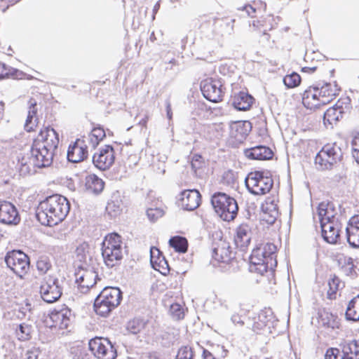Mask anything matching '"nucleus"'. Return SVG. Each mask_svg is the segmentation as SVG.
<instances>
[{
    "instance_id": "obj_1",
    "label": "nucleus",
    "mask_w": 359,
    "mask_h": 359,
    "mask_svg": "<svg viewBox=\"0 0 359 359\" xmlns=\"http://www.w3.org/2000/svg\"><path fill=\"white\" fill-rule=\"evenodd\" d=\"M58 144V133L53 128L47 126L41 130L30 149L17 156L15 169L20 175L26 176L34 173L36 168L50 166Z\"/></svg>"
},
{
    "instance_id": "obj_2",
    "label": "nucleus",
    "mask_w": 359,
    "mask_h": 359,
    "mask_svg": "<svg viewBox=\"0 0 359 359\" xmlns=\"http://www.w3.org/2000/svg\"><path fill=\"white\" fill-rule=\"evenodd\" d=\"M70 210L66 197L53 194L41 201L36 210V217L43 226H52L63 221Z\"/></svg>"
},
{
    "instance_id": "obj_3",
    "label": "nucleus",
    "mask_w": 359,
    "mask_h": 359,
    "mask_svg": "<svg viewBox=\"0 0 359 359\" xmlns=\"http://www.w3.org/2000/svg\"><path fill=\"white\" fill-rule=\"evenodd\" d=\"M276 250V246L271 243L254 249L250 257L251 270L262 275L264 273L273 275L277 266Z\"/></svg>"
},
{
    "instance_id": "obj_4",
    "label": "nucleus",
    "mask_w": 359,
    "mask_h": 359,
    "mask_svg": "<svg viewBox=\"0 0 359 359\" xmlns=\"http://www.w3.org/2000/svg\"><path fill=\"white\" fill-rule=\"evenodd\" d=\"M102 256L105 265L112 268L123 259L121 237L116 233L108 234L102 243Z\"/></svg>"
},
{
    "instance_id": "obj_5",
    "label": "nucleus",
    "mask_w": 359,
    "mask_h": 359,
    "mask_svg": "<svg viewBox=\"0 0 359 359\" xmlns=\"http://www.w3.org/2000/svg\"><path fill=\"white\" fill-rule=\"evenodd\" d=\"M211 204L217 215L224 221H231L238 215L236 201L225 193H215L211 197Z\"/></svg>"
},
{
    "instance_id": "obj_6",
    "label": "nucleus",
    "mask_w": 359,
    "mask_h": 359,
    "mask_svg": "<svg viewBox=\"0 0 359 359\" xmlns=\"http://www.w3.org/2000/svg\"><path fill=\"white\" fill-rule=\"evenodd\" d=\"M343 157V152L336 142L327 144L318 152L315 163L320 170H331L334 165L339 163Z\"/></svg>"
},
{
    "instance_id": "obj_7",
    "label": "nucleus",
    "mask_w": 359,
    "mask_h": 359,
    "mask_svg": "<svg viewBox=\"0 0 359 359\" xmlns=\"http://www.w3.org/2000/svg\"><path fill=\"white\" fill-rule=\"evenodd\" d=\"M245 186L253 195H264L271 189L273 181L264 171L250 172L245 180Z\"/></svg>"
},
{
    "instance_id": "obj_8",
    "label": "nucleus",
    "mask_w": 359,
    "mask_h": 359,
    "mask_svg": "<svg viewBox=\"0 0 359 359\" xmlns=\"http://www.w3.org/2000/svg\"><path fill=\"white\" fill-rule=\"evenodd\" d=\"M5 262L7 266L20 278H23L29 270V258L21 250L8 252L5 257Z\"/></svg>"
},
{
    "instance_id": "obj_9",
    "label": "nucleus",
    "mask_w": 359,
    "mask_h": 359,
    "mask_svg": "<svg viewBox=\"0 0 359 359\" xmlns=\"http://www.w3.org/2000/svg\"><path fill=\"white\" fill-rule=\"evenodd\" d=\"M40 295L46 303L51 304L58 300L62 294V287L57 278L45 276L41 282Z\"/></svg>"
},
{
    "instance_id": "obj_10",
    "label": "nucleus",
    "mask_w": 359,
    "mask_h": 359,
    "mask_svg": "<svg viewBox=\"0 0 359 359\" xmlns=\"http://www.w3.org/2000/svg\"><path fill=\"white\" fill-rule=\"evenodd\" d=\"M88 346L90 352L98 359H115L117 356L116 349L107 338L91 339Z\"/></svg>"
},
{
    "instance_id": "obj_11",
    "label": "nucleus",
    "mask_w": 359,
    "mask_h": 359,
    "mask_svg": "<svg viewBox=\"0 0 359 359\" xmlns=\"http://www.w3.org/2000/svg\"><path fill=\"white\" fill-rule=\"evenodd\" d=\"M200 88L206 100L215 103L222 100L224 93L223 86L219 80L208 78L201 82Z\"/></svg>"
},
{
    "instance_id": "obj_12",
    "label": "nucleus",
    "mask_w": 359,
    "mask_h": 359,
    "mask_svg": "<svg viewBox=\"0 0 359 359\" xmlns=\"http://www.w3.org/2000/svg\"><path fill=\"white\" fill-rule=\"evenodd\" d=\"M114 149L112 146L106 144L99 149L98 152L93 156L94 165L100 170L109 169L114 163Z\"/></svg>"
},
{
    "instance_id": "obj_13",
    "label": "nucleus",
    "mask_w": 359,
    "mask_h": 359,
    "mask_svg": "<svg viewBox=\"0 0 359 359\" xmlns=\"http://www.w3.org/2000/svg\"><path fill=\"white\" fill-rule=\"evenodd\" d=\"M53 324L51 327L60 330L67 329L74 318L72 310L64 305L61 309H55L49 314Z\"/></svg>"
},
{
    "instance_id": "obj_14",
    "label": "nucleus",
    "mask_w": 359,
    "mask_h": 359,
    "mask_svg": "<svg viewBox=\"0 0 359 359\" xmlns=\"http://www.w3.org/2000/svg\"><path fill=\"white\" fill-rule=\"evenodd\" d=\"M76 276V283H78L81 292L83 293H86L90 287L96 284L99 279L98 274L93 267L86 269L81 267Z\"/></svg>"
},
{
    "instance_id": "obj_15",
    "label": "nucleus",
    "mask_w": 359,
    "mask_h": 359,
    "mask_svg": "<svg viewBox=\"0 0 359 359\" xmlns=\"http://www.w3.org/2000/svg\"><path fill=\"white\" fill-rule=\"evenodd\" d=\"M20 216L16 207L11 202L0 201V222L7 225H16Z\"/></svg>"
},
{
    "instance_id": "obj_16",
    "label": "nucleus",
    "mask_w": 359,
    "mask_h": 359,
    "mask_svg": "<svg viewBox=\"0 0 359 359\" xmlns=\"http://www.w3.org/2000/svg\"><path fill=\"white\" fill-rule=\"evenodd\" d=\"M178 201L182 209L192 211L200 205L201 195L196 189L184 190L180 194Z\"/></svg>"
},
{
    "instance_id": "obj_17",
    "label": "nucleus",
    "mask_w": 359,
    "mask_h": 359,
    "mask_svg": "<svg viewBox=\"0 0 359 359\" xmlns=\"http://www.w3.org/2000/svg\"><path fill=\"white\" fill-rule=\"evenodd\" d=\"M212 257L218 262L229 264L234 259L231 246L228 242L220 239L218 242L213 243Z\"/></svg>"
},
{
    "instance_id": "obj_18",
    "label": "nucleus",
    "mask_w": 359,
    "mask_h": 359,
    "mask_svg": "<svg viewBox=\"0 0 359 359\" xmlns=\"http://www.w3.org/2000/svg\"><path fill=\"white\" fill-rule=\"evenodd\" d=\"M88 147L83 140L77 139L68 147L67 157L72 163H79L88 157Z\"/></svg>"
},
{
    "instance_id": "obj_19",
    "label": "nucleus",
    "mask_w": 359,
    "mask_h": 359,
    "mask_svg": "<svg viewBox=\"0 0 359 359\" xmlns=\"http://www.w3.org/2000/svg\"><path fill=\"white\" fill-rule=\"evenodd\" d=\"M318 90V96L320 97V103L326 104L331 102L339 94L341 88L338 86L336 81L334 83L330 82L318 83L316 85Z\"/></svg>"
},
{
    "instance_id": "obj_20",
    "label": "nucleus",
    "mask_w": 359,
    "mask_h": 359,
    "mask_svg": "<svg viewBox=\"0 0 359 359\" xmlns=\"http://www.w3.org/2000/svg\"><path fill=\"white\" fill-rule=\"evenodd\" d=\"M320 227L323 240L330 244H336L339 238L338 224L334 219L321 222Z\"/></svg>"
},
{
    "instance_id": "obj_21",
    "label": "nucleus",
    "mask_w": 359,
    "mask_h": 359,
    "mask_svg": "<svg viewBox=\"0 0 359 359\" xmlns=\"http://www.w3.org/2000/svg\"><path fill=\"white\" fill-rule=\"evenodd\" d=\"M229 135L237 142H242L245 140L252 129L251 123L248 121H234L229 125Z\"/></svg>"
},
{
    "instance_id": "obj_22",
    "label": "nucleus",
    "mask_w": 359,
    "mask_h": 359,
    "mask_svg": "<svg viewBox=\"0 0 359 359\" xmlns=\"http://www.w3.org/2000/svg\"><path fill=\"white\" fill-rule=\"evenodd\" d=\"M234 20L229 18H214L212 32L215 38L231 35L233 30Z\"/></svg>"
},
{
    "instance_id": "obj_23",
    "label": "nucleus",
    "mask_w": 359,
    "mask_h": 359,
    "mask_svg": "<svg viewBox=\"0 0 359 359\" xmlns=\"http://www.w3.org/2000/svg\"><path fill=\"white\" fill-rule=\"evenodd\" d=\"M251 241V228L248 224H241L236 229L234 242L238 248L245 251Z\"/></svg>"
},
{
    "instance_id": "obj_24",
    "label": "nucleus",
    "mask_w": 359,
    "mask_h": 359,
    "mask_svg": "<svg viewBox=\"0 0 359 359\" xmlns=\"http://www.w3.org/2000/svg\"><path fill=\"white\" fill-rule=\"evenodd\" d=\"M245 156L252 160L264 161L273 157V151L266 146L257 145L244 150Z\"/></svg>"
},
{
    "instance_id": "obj_25",
    "label": "nucleus",
    "mask_w": 359,
    "mask_h": 359,
    "mask_svg": "<svg viewBox=\"0 0 359 359\" xmlns=\"http://www.w3.org/2000/svg\"><path fill=\"white\" fill-rule=\"evenodd\" d=\"M347 242L354 248H359V217H352L346 228Z\"/></svg>"
},
{
    "instance_id": "obj_26",
    "label": "nucleus",
    "mask_w": 359,
    "mask_h": 359,
    "mask_svg": "<svg viewBox=\"0 0 359 359\" xmlns=\"http://www.w3.org/2000/svg\"><path fill=\"white\" fill-rule=\"evenodd\" d=\"M27 116L24 126L25 130L27 132H32L34 130L35 128L38 124V108L37 102L33 98L30 97L27 102Z\"/></svg>"
},
{
    "instance_id": "obj_27",
    "label": "nucleus",
    "mask_w": 359,
    "mask_h": 359,
    "mask_svg": "<svg viewBox=\"0 0 359 359\" xmlns=\"http://www.w3.org/2000/svg\"><path fill=\"white\" fill-rule=\"evenodd\" d=\"M255 99L248 92L240 91L232 97V105L239 111L248 110Z\"/></svg>"
},
{
    "instance_id": "obj_28",
    "label": "nucleus",
    "mask_w": 359,
    "mask_h": 359,
    "mask_svg": "<svg viewBox=\"0 0 359 359\" xmlns=\"http://www.w3.org/2000/svg\"><path fill=\"white\" fill-rule=\"evenodd\" d=\"M344 114L342 106H334L324 113L323 123L328 128H333L334 126L343 117Z\"/></svg>"
},
{
    "instance_id": "obj_29",
    "label": "nucleus",
    "mask_w": 359,
    "mask_h": 359,
    "mask_svg": "<svg viewBox=\"0 0 359 359\" xmlns=\"http://www.w3.org/2000/svg\"><path fill=\"white\" fill-rule=\"evenodd\" d=\"M262 209L261 219L268 224H273L279 215L277 205L273 203V201L270 202L266 201V203L262 205Z\"/></svg>"
},
{
    "instance_id": "obj_30",
    "label": "nucleus",
    "mask_w": 359,
    "mask_h": 359,
    "mask_svg": "<svg viewBox=\"0 0 359 359\" xmlns=\"http://www.w3.org/2000/svg\"><path fill=\"white\" fill-rule=\"evenodd\" d=\"M104 299L110 301L111 305L116 308L122 300V292L116 287H106L100 293Z\"/></svg>"
},
{
    "instance_id": "obj_31",
    "label": "nucleus",
    "mask_w": 359,
    "mask_h": 359,
    "mask_svg": "<svg viewBox=\"0 0 359 359\" xmlns=\"http://www.w3.org/2000/svg\"><path fill=\"white\" fill-rule=\"evenodd\" d=\"M317 212L320 220V223L329 219H334L335 209L332 203L329 201L321 202L318 208Z\"/></svg>"
},
{
    "instance_id": "obj_32",
    "label": "nucleus",
    "mask_w": 359,
    "mask_h": 359,
    "mask_svg": "<svg viewBox=\"0 0 359 359\" xmlns=\"http://www.w3.org/2000/svg\"><path fill=\"white\" fill-rule=\"evenodd\" d=\"M93 307L95 313L102 317H107L115 309L110 301L104 299L100 294L95 299Z\"/></svg>"
},
{
    "instance_id": "obj_33",
    "label": "nucleus",
    "mask_w": 359,
    "mask_h": 359,
    "mask_svg": "<svg viewBox=\"0 0 359 359\" xmlns=\"http://www.w3.org/2000/svg\"><path fill=\"white\" fill-rule=\"evenodd\" d=\"M338 359H359V340H353L344 346L342 354L339 352Z\"/></svg>"
},
{
    "instance_id": "obj_34",
    "label": "nucleus",
    "mask_w": 359,
    "mask_h": 359,
    "mask_svg": "<svg viewBox=\"0 0 359 359\" xmlns=\"http://www.w3.org/2000/svg\"><path fill=\"white\" fill-rule=\"evenodd\" d=\"M320 97L318 96V90L316 86L309 87V89L306 90L303 94V103L304 105L308 107H318L321 104L320 103Z\"/></svg>"
},
{
    "instance_id": "obj_35",
    "label": "nucleus",
    "mask_w": 359,
    "mask_h": 359,
    "mask_svg": "<svg viewBox=\"0 0 359 359\" xmlns=\"http://www.w3.org/2000/svg\"><path fill=\"white\" fill-rule=\"evenodd\" d=\"M104 182L95 175H90L86 177V187L88 192L98 194L102 191Z\"/></svg>"
},
{
    "instance_id": "obj_36",
    "label": "nucleus",
    "mask_w": 359,
    "mask_h": 359,
    "mask_svg": "<svg viewBox=\"0 0 359 359\" xmlns=\"http://www.w3.org/2000/svg\"><path fill=\"white\" fill-rule=\"evenodd\" d=\"M25 76V74L23 72L0 62V80L10 77L14 79H22Z\"/></svg>"
},
{
    "instance_id": "obj_37",
    "label": "nucleus",
    "mask_w": 359,
    "mask_h": 359,
    "mask_svg": "<svg viewBox=\"0 0 359 359\" xmlns=\"http://www.w3.org/2000/svg\"><path fill=\"white\" fill-rule=\"evenodd\" d=\"M345 316L348 320H359V294L349 302Z\"/></svg>"
},
{
    "instance_id": "obj_38",
    "label": "nucleus",
    "mask_w": 359,
    "mask_h": 359,
    "mask_svg": "<svg viewBox=\"0 0 359 359\" xmlns=\"http://www.w3.org/2000/svg\"><path fill=\"white\" fill-rule=\"evenodd\" d=\"M106 210L111 217L117 216L122 210V201L118 193L114 194L107 203Z\"/></svg>"
},
{
    "instance_id": "obj_39",
    "label": "nucleus",
    "mask_w": 359,
    "mask_h": 359,
    "mask_svg": "<svg viewBox=\"0 0 359 359\" xmlns=\"http://www.w3.org/2000/svg\"><path fill=\"white\" fill-rule=\"evenodd\" d=\"M257 318L266 326V332H271V329L274 327L276 322L272 311L271 309L262 310L259 313Z\"/></svg>"
},
{
    "instance_id": "obj_40",
    "label": "nucleus",
    "mask_w": 359,
    "mask_h": 359,
    "mask_svg": "<svg viewBox=\"0 0 359 359\" xmlns=\"http://www.w3.org/2000/svg\"><path fill=\"white\" fill-rule=\"evenodd\" d=\"M169 245L180 253H184L188 248L187 240L182 236H173L169 240Z\"/></svg>"
},
{
    "instance_id": "obj_41",
    "label": "nucleus",
    "mask_w": 359,
    "mask_h": 359,
    "mask_svg": "<svg viewBox=\"0 0 359 359\" xmlns=\"http://www.w3.org/2000/svg\"><path fill=\"white\" fill-rule=\"evenodd\" d=\"M320 318L323 325L325 327L334 330L339 326L337 316L331 313L324 312L320 314Z\"/></svg>"
},
{
    "instance_id": "obj_42",
    "label": "nucleus",
    "mask_w": 359,
    "mask_h": 359,
    "mask_svg": "<svg viewBox=\"0 0 359 359\" xmlns=\"http://www.w3.org/2000/svg\"><path fill=\"white\" fill-rule=\"evenodd\" d=\"M147 323L148 320L145 319L134 318L127 323L126 328L131 334H136L143 330Z\"/></svg>"
},
{
    "instance_id": "obj_43",
    "label": "nucleus",
    "mask_w": 359,
    "mask_h": 359,
    "mask_svg": "<svg viewBox=\"0 0 359 359\" xmlns=\"http://www.w3.org/2000/svg\"><path fill=\"white\" fill-rule=\"evenodd\" d=\"M32 327L27 323H21L16 329V335L19 340L27 341L31 338Z\"/></svg>"
},
{
    "instance_id": "obj_44",
    "label": "nucleus",
    "mask_w": 359,
    "mask_h": 359,
    "mask_svg": "<svg viewBox=\"0 0 359 359\" xmlns=\"http://www.w3.org/2000/svg\"><path fill=\"white\" fill-rule=\"evenodd\" d=\"M106 136L105 131L102 127L94 128L89 135L90 141L93 147H96Z\"/></svg>"
},
{
    "instance_id": "obj_45",
    "label": "nucleus",
    "mask_w": 359,
    "mask_h": 359,
    "mask_svg": "<svg viewBox=\"0 0 359 359\" xmlns=\"http://www.w3.org/2000/svg\"><path fill=\"white\" fill-rule=\"evenodd\" d=\"M51 266L52 264L47 257L42 256L36 262V269L41 275L46 274L50 269Z\"/></svg>"
},
{
    "instance_id": "obj_46",
    "label": "nucleus",
    "mask_w": 359,
    "mask_h": 359,
    "mask_svg": "<svg viewBox=\"0 0 359 359\" xmlns=\"http://www.w3.org/2000/svg\"><path fill=\"white\" fill-rule=\"evenodd\" d=\"M301 81L300 76L296 73L292 72L289 75H286L283 78V83L288 88H292L299 85Z\"/></svg>"
},
{
    "instance_id": "obj_47",
    "label": "nucleus",
    "mask_w": 359,
    "mask_h": 359,
    "mask_svg": "<svg viewBox=\"0 0 359 359\" xmlns=\"http://www.w3.org/2000/svg\"><path fill=\"white\" fill-rule=\"evenodd\" d=\"M150 252L151 263L152 264L154 263L158 264L162 267H163V264H165L167 266H168L165 257L162 255H160V251L156 248H151Z\"/></svg>"
},
{
    "instance_id": "obj_48",
    "label": "nucleus",
    "mask_w": 359,
    "mask_h": 359,
    "mask_svg": "<svg viewBox=\"0 0 359 359\" xmlns=\"http://www.w3.org/2000/svg\"><path fill=\"white\" fill-rule=\"evenodd\" d=\"M339 283H340V280L335 275H334L333 277L331 278L328 280L329 290L327 291V296H328L329 299L334 298L333 296H334L336 294V293L339 289Z\"/></svg>"
},
{
    "instance_id": "obj_49",
    "label": "nucleus",
    "mask_w": 359,
    "mask_h": 359,
    "mask_svg": "<svg viewBox=\"0 0 359 359\" xmlns=\"http://www.w3.org/2000/svg\"><path fill=\"white\" fill-rule=\"evenodd\" d=\"M163 215V210L159 208H149L147 210V216L151 222H155L158 219L162 217Z\"/></svg>"
},
{
    "instance_id": "obj_50",
    "label": "nucleus",
    "mask_w": 359,
    "mask_h": 359,
    "mask_svg": "<svg viewBox=\"0 0 359 359\" xmlns=\"http://www.w3.org/2000/svg\"><path fill=\"white\" fill-rule=\"evenodd\" d=\"M170 313L171 316L176 320H180L184 318V309L182 306L177 303L170 305Z\"/></svg>"
},
{
    "instance_id": "obj_51",
    "label": "nucleus",
    "mask_w": 359,
    "mask_h": 359,
    "mask_svg": "<svg viewBox=\"0 0 359 359\" xmlns=\"http://www.w3.org/2000/svg\"><path fill=\"white\" fill-rule=\"evenodd\" d=\"M193 352L190 347L184 346L178 351L176 359H192Z\"/></svg>"
},
{
    "instance_id": "obj_52",
    "label": "nucleus",
    "mask_w": 359,
    "mask_h": 359,
    "mask_svg": "<svg viewBox=\"0 0 359 359\" xmlns=\"http://www.w3.org/2000/svg\"><path fill=\"white\" fill-rule=\"evenodd\" d=\"M39 355V350L36 348H32L26 351L22 355V359H37Z\"/></svg>"
},
{
    "instance_id": "obj_53",
    "label": "nucleus",
    "mask_w": 359,
    "mask_h": 359,
    "mask_svg": "<svg viewBox=\"0 0 359 359\" xmlns=\"http://www.w3.org/2000/svg\"><path fill=\"white\" fill-rule=\"evenodd\" d=\"M203 164V162L202 161V156L198 154H195L193 158L191 163V168L196 172L198 169H200Z\"/></svg>"
},
{
    "instance_id": "obj_54",
    "label": "nucleus",
    "mask_w": 359,
    "mask_h": 359,
    "mask_svg": "<svg viewBox=\"0 0 359 359\" xmlns=\"http://www.w3.org/2000/svg\"><path fill=\"white\" fill-rule=\"evenodd\" d=\"M252 330L254 332L259 333L262 331H266V326L257 318L252 325Z\"/></svg>"
},
{
    "instance_id": "obj_55",
    "label": "nucleus",
    "mask_w": 359,
    "mask_h": 359,
    "mask_svg": "<svg viewBox=\"0 0 359 359\" xmlns=\"http://www.w3.org/2000/svg\"><path fill=\"white\" fill-rule=\"evenodd\" d=\"M87 247H88V245L83 243L76 248V252H77L78 256L81 257V259H86L85 250Z\"/></svg>"
},
{
    "instance_id": "obj_56",
    "label": "nucleus",
    "mask_w": 359,
    "mask_h": 359,
    "mask_svg": "<svg viewBox=\"0 0 359 359\" xmlns=\"http://www.w3.org/2000/svg\"><path fill=\"white\" fill-rule=\"evenodd\" d=\"M231 320L235 325H237V324L241 325H243V322L241 320V317L238 314L233 315L231 318Z\"/></svg>"
},
{
    "instance_id": "obj_57",
    "label": "nucleus",
    "mask_w": 359,
    "mask_h": 359,
    "mask_svg": "<svg viewBox=\"0 0 359 359\" xmlns=\"http://www.w3.org/2000/svg\"><path fill=\"white\" fill-rule=\"evenodd\" d=\"M166 114L169 120L172 119V113L171 109V104L169 100L165 101Z\"/></svg>"
},
{
    "instance_id": "obj_58",
    "label": "nucleus",
    "mask_w": 359,
    "mask_h": 359,
    "mask_svg": "<svg viewBox=\"0 0 359 359\" xmlns=\"http://www.w3.org/2000/svg\"><path fill=\"white\" fill-rule=\"evenodd\" d=\"M203 359H216L211 352L207 349L203 351Z\"/></svg>"
},
{
    "instance_id": "obj_59",
    "label": "nucleus",
    "mask_w": 359,
    "mask_h": 359,
    "mask_svg": "<svg viewBox=\"0 0 359 359\" xmlns=\"http://www.w3.org/2000/svg\"><path fill=\"white\" fill-rule=\"evenodd\" d=\"M351 145L353 148L359 149V133L355 135L351 141Z\"/></svg>"
},
{
    "instance_id": "obj_60",
    "label": "nucleus",
    "mask_w": 359,
    "mask_h": 359,
    "mask_svg": "<svg viewBox=\"0 0 359 359\" xmlns=\"http://www.w3.org/2000/svg\"><path fill=\"white\" fill-rule=\"evenodd\" d=\"M352 154H353V157L355 158L356 162L359 164V149L353 147Z\"/></svg>"
},
{
    "instance_id": "obj_61",
    "label": "nucleus",
    "mask_w": 359,
    "mask_h": 359,
    "mask_svg": "<svg viewBox=\"0 0 359 359\" xmlns=\"http://www.w3.org/2000/svg\"><path fill=\"white\" fill-rule=\"evenodd\" d=\"M243 9L246 11L248 15H251L252 13L255 12V9L250 5L244 6Z\"/></svg>"
},
{
    "instance_id": "obj_62",
    "label": "nucleus",
    "mask_w": 359,
    "mask_h": 359,
    "mask_svg": "<svg viewBox=\"0 0 359 359\" xmlns=\"http://www.w3.org/2000/svg\"><path fill=\"white\" fill-rule=\"evenodd\" d=\"M316 70V67H304L302 69V71L303 72H307V73H313Z\"/></svg>"
},
{
    "instance_id": "obj_63",
    "label": "nucleus",
    "mask_w": 359,
    "mask_h": 359,
    "mask_svg": "<svg viewBox=\"0 0 359 359\" xmlns=\"http://www.w3.org/2000/svg\"><path fill=\"white\" fill-rule=\"evenodd\" d=\"M159 8H160V1H157L153 8V18H154L155 15L158 11Z\"/></svg>"
},
{
    "instance_id": "obj_64",
    "label": "nucleus",
    "mask_w": 359,
    "mask_h": 359,
    "mask_svg": "<svg viewBox=\"0 0 359 359\" xmlns=\"http://www.w3.org/2000/svg\"><path fill=\"white\" fill-rule=\"evenodd\" d=\"M147 120H148V118L147 117H145L144 118H142L140 121V124L144 126H146L147 124Z\"/></svg>"
}]
</instances>
